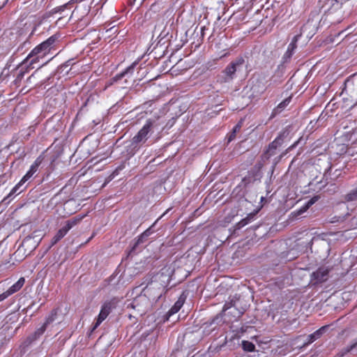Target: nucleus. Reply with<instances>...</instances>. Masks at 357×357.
Instances as JSON below:
<instances>
[{
	"label": "nucleus",
	"mask_w": 357,
	"mask_h": 357,
	"mask_svg": "<svg viewBox=\"0 0 357 357\" xmlns=\"http://www.w3.org/2000/svg\"><path fill=\"white\" fill-rule=\"evenodd\" d=\"M56 40L57 36L56 35H53L37 45L24 59L25 61H29L30 65H33L38 62L40 59L44 58L50 52Z\"/></svg>",
	"instance_id": "1"
},
{
	"label": "nucleus",
	"mask_w": 357,
	"mask_h": 357,
	"mask_svg": "<svg viewBox=\"0 0 357 357\" xmlns=\"http://www.w3.org/2000/svg\"><path fill=\"white\" fill-rule=\"evenodd\" d=\"M157 126L156 121L149 119L146 120L143 127L132 137V145L136 147L139 144L146 143L150 135L153 132L154 128Z\"/></svg>",
	"instance_id": "2"
},
{
	"label": "nucleus",
	"mask_w": 357,
	"mask_h": 357,
	"mask_svg": "<svg viewBox=\"0 0 357 357\" xmlns=\"http://www.w3.org/2000/svg\"><path fill=\"white\" fill-rule=\"evenodd\" d=\"M130 305L132 308L135 310L137 314L142 316L151 309L153 304L148 298L143 296L141 293L134 298Z\"/></svg>",
	"instance_id": "3"
},
{
	"label": "nucleus",
	"mask_w": 357,
	"mask_h": 357,
	"mask_svg": "<svg viewBox=\"0 0 357 357\" xmlns=\"http://www.w3.org/2000/svg\"><path fill=\"white\" fill-rule=\"evenodd\" d=\"M270 81L271 78L267 72L262 71L255 73L252 78V89L257 92H263L267 88Z\"/></svg>",
	"instance_id": "4"
},
{
	"label": "nucleus",
	"mask_w": 357,
	"mask_h": 357,
	"mask_svg": "<svg viewBox=\"0 0 357 357\" xmlns=\"http://www.w3.org/2000/svg\"><path fill=\"white\" fill-rule=\"evenodd\" d=\"M163 289L158 284H150L146 286L141 292L143 296H145L153 305L162 296Z\"/></svg>",
	"instance_id": "5"
},
{
	"label": "nucleus",
	"mask_w": 357,
	"mask_h": 357,
	"mask_svg": "<svg viewBox=\"0 0 357 357\" xmlns=\"http://www.w3.org/2000/svg\"><path fill=\"white\" fill-rule=\"evenodd\" d=\"M287 136V133L286 132H280L278 136L271 144H269L267 149L264 151L261 156L262 160H267L271 156L275 155L277 149L282 146Z\"/></svg>",
	"instance_id": "6"
},
{
	"label": "nucleus",
	"mask_w": 357,
	"mask_h": 357,
	"mask_svg": "<svg viewBox=\"0 0 357 357\" xmlns=\"http://www.w3.org/2000/svg\"><path fill=\"white\" fill-rule=\"evenodd\" d=\"M113 308L112 302H105L101 307L100 312L98 316L96 321L93 326V330L98 328L100 324L107 317Z\"/></svg>",
	"instance_id": "7"
},
{
	"label": "nucleus",
	"mask_w": 357,
	"mask_h": 357,
	"mask_svg": "<svg viewBox=\"0 0 357 357\" xmlns=\"http://www.w3.org/2000/svg\"><path fill=\"white\" fill-rule=\"evenodd\" d=\"M244 61L242 57L236 59L225 68L224 73L229 79H233L235 73L238 70L239 67L244 63Z\"/></svg>",
	"instance_id": "8"
},
{
	"label": "nucleus",
	"mask_w": 357,
	"mask_h": 357,
	"mask_svg": "<svg viewBox=\"0 0 357 357\" xmlns=\"http://www.w3.org/2000/svg\"><path fill=\"white\" fill-rule=\"evenodd\" d=\"M33 68V65H30V63H28V61H25V59H24L17 67V70H18V73L15 79L14 80L15 84L17 85L20 84L24 78V75Z\"/></svg>",
	"instance_id": "9"
},
{
	"label": "nucleus",
	"mask_w": 357,
	"mask_h": 357,
	"mask_svg": "<svg viewBox=\"0 0 357 357\" xmlns=\"http://www.w3.org/2000/svg\"><path fill=\"white\" fill-rule=\"evenodd\" d=\"M25 280L20 278L15 284H13L7 291L0 294V302L5 300L9 296L18 291L24 284Z\"/></svg>",
	"instance_id": "10"
},
{
	"label": "nucleus",
	"mask_w": 357,
	"mask_h": 357,
	"mask_svg": "<svg viewBox=\"0 0 357 357\" xmlns=\"http://www.w3.org/2000/svg\"><path fill=\"white\" fill-rule=\"evenodd\" d=\"M238 301H234V299H231L229 302H227L224 305V306L222 307V311L225 312L227 310L234 307L235 308V310H236V312H233L234 316L237 317H241L243 314V313L245 312V308L241 307V309H238Z\"/></svg>",
	"instance_id": "11"
},
{
	"label": "nucleus",
	"mask_w": 357,
	"mask_h": 357,
	"mask_svg": "<svg viewBox=\"0 0 357 357\" xmlns=\"http://www.w3.org/2000/svg\"><path fill=\"white\" fill-rule=\"evenodd\" d=\"M43 158L41 156H39L36 158L34 162L30 167L29 170L26 172V174L22 177V181L26 182L38 170L39 165L42 163Z\"/></svg>",
	"instance_id": "12"
},
{
	"label": "nucleus",
	"mask_w": 357,
	"mask_h": 357,
	"mask_svg": "<svg viewBox=\"0 0 357 357\" xmlns=\"http://www.w3.org/2000/svg\"><path fill=\"white\" fill-rule=\"evenodd\" d=\"M137 63H138L137 61L133 62L130 66L126 68L123 72L116 75L112 78V82H116L121 80V79H123L126 76L132 75L133 74L135 68L137 65Z\"/></svg>",
	"instance_id": "13"
},
{
	"label": "nucleus",
	"mask_w": 357,
	"mask_h": 357,
	"mask_svg": "<svg viewBox=\"0 0 357 357\" xmlns=\"http://www.w3.org/2000/svg\"><path fill=\"white\" fill-rule=\"evenodd\" d=\"M328 272L329 271L327 268L321 267L313 273L314 278L318 282H323L327 280Z\"/></svg>",
	"instance_id": "14"
},
{
	"label": "nucleus",
	"mask_w": 357,
	"mask_h": 357,
	"mask_svg": "<svg viewBox=\"0 0 357 357\" xmlns=\"http://www.w3.org/2000/svg\"><path fill=\"white\" fill-rule=\"evenodd\" d=\"M186 296H185L184 293H183L177 301L174 303V305L170 308V310L168 312V314L169 316L176 313L178 312V310L181 308V307L185 303Z\"/></svg>",
	"instance_id": "15"
},
{
	"label": "nucleus",
	"mask_w": 357,
	"mask_h": 357,
	"mask_svg": "<svg viewBox=\"0 0 357 357\" xmlns=\"http://www.w3.org/2000/svg\"><path fill=\"white\" fill-rule=\"evenodd\" d=\"M47 326L48 325H46V324L44 323L40 328L37 329L33 334L29 336L26 339V342H28V344H31L32 342H33L34 340L38 339L40 335H42L45 331Z\"/></svg>",
	"instance_id": "16"
},
{
	"label": "nucleus",
	"mask_w": 357,
	"mask_h": 357,
	"mask_svg": "<svg viewBox=\"0 0 357 357\" xmlns=\"http://www.w3.org/2000/svg\"><path fill=\"white\" fill-rule=\"evenodd\" d=\"M68 232V230L65 227V226H63L62 228H61L52 238L50 246H53L56 243H57L61 239H62L67 234Z\"/></svg>",
	"instance_id": "17"
},
{
	"label": "nucleus",
	"mask_w": 357,
	"mask_h": 357,
	"mask_svg": "<svg viewBox=\"0 0 357 357\" xmlns=\"http://www.w3.org/2000/svg\"><path fill=\"white\" fill-rule=\"evenodd\" d=\"M328 326H324L321 327L319 329L314 332L313 333L308 335L307 344L312 343L316 340L319 339L326 331Z\"/></svg>",
	"instance_id": "18"
},
{
	"label": "nucleus",
	"mask_w": 357,
	"mask_h": 357,
	"mask_svg": "<svg viewBox=\"0 0 357 357\" xmlns=\"http://www.w3.org/2000/svg\"><path fill=\"white\" fill-rule=\"evenodd\" d=\"M255 217V213H251L248 214L245 218L242 219L240 222L236 224L235 229H240L244 226L247 225L248 223L252 222Z\"/></svg>",
	"instance_id": "19"
},
{
	"label": "nucleus",
	"mask_w": 357,
	"mask_h": 357,
	"mask_svg": "<svg viewBox=\"0 0 357 357\" xmlns=\"http://www.w3.org/2000/svg\"><path fill=\"white\" fill-rule=\"evenodd\" d=\"M84 216L77 215L68 220L65 223V227L69 231L70 229L78 225L83 219Z\"/></svg>",
	"instance_id": "20"
},
{
	"label": "nucleus",
	"mask_w": 357,
	"mask_h": 357,
	"mask_svg": "<svg viewBox=\"0 0 357 357\" xmlns=\"http://www.w3.org/2000/svg\"><path fill=\"white\" fill-rule=\"evenodd\" d=\"M152 234L151 228L147 229L144 231L137 238L136 243L134 245L133 249H135L138 245L143 243L146 241L147 238Z\"/></svg>",
	"instance_id": "21"
},
{
	"label": "nucleus",
	"mask_w": 357,
	"mask_h": 357,
	"mask_svg": "<svg viewBox=\"0 0 357 357\" xmlns=\"http://www.w3.org/2000/svg\"><path fill=\"white\" fill-rule=\"evenodd\" d=\"M357 200V187L350 190L347 194L344 196L343 202H351Z\"/></svg>",
	"instance_id": "22"
},
{
	"label": "nucleus",
	"mask_w": 357,
	"mask_h": 357,
	"mask_svg": "<svg viewBox=\"0 0 357 357\" xmlns=\"http://www.w3.org/2000/svg\"><path fill=\"white\" fill-rule=\"evenodd\" d=\"M75 63L74 62V59H69L67 61H66L64 63H63L62 65H61L58 70L59 71L62 73H66V74L68 73L69 70H71V68H70L68 69V68L70 66H73V65H75Z\"/></svg>",
	"instance_id": "23"
},
{
	"label": "nucleus",
	"mask_w": 357,
	"mask_h": 357,
	"mask_svg": "<svg viewBox=\"0 0 357 357\" xmlns=\"http://www.w3.org/2000/svg\"><path fill=\"white\" fill-rule=\"evenodd\" d=\"M243 125V120L241 119L233 128L232 131L229 133L228 136V143L233 141L235 137L237 132H238L242 127Z\"/></svg>",
	"instance_id": "24"
},
{
	"label": "nucleus",
	"mask_w": 357,
	"mask_h": 357,
	"mask_svg": "<svg viewBox=\"0 0 357 357\" xmlns=\"http://www.w3.org/2000/svg\"><path fill=\"white\" fill-rule=\"evenodd\" d=\"M291 101V98H288L284 99L282 102H281L276 108L274 109L273 113V114H278L281 112L285 107H287Z\"/></svg>",
	"instance_id": "25"
},
{
	"label": "nucleus",
	"mask_w": 357,
	"mask_h": 357,
	"mask_svg": "<svg viewBox=\"0 0 357 357\" xmlns=\"http://www.w3.org/2000/svg\"><path fill=\"white\" fill-rule=\"evenodd\" d=\"M58 311H59V308L53 309L51 311L50 315L47 317L46 321L45 322L46 324V325H49L56 320V316L58 314Z\"/></svg>",
	"instance_id": "26"
},
{
	"label": "nucleus",
	"mask_w": 357,
	"mask_h": 357,
	"mask_svg": "<svg viewBox=\"0 0 357 357\" xmlns=\"http://www.w3.org/2000/svg\"><path fill=\"white\" fill-rule=\"evenodd\" d=\"M301 37V34H298V35H296L291 42L288 45V47H287V50H291L293 52H294L295 50L296 49L297 47V42L298 40L300 39V38Z\"/></svg>",
	"instance_id": "27"
},
{
	"label": "nucleus",
	"mask_w": 357,
	"mask_h": 357,
	"mask_svg": "<svg viewBox=\"0 0 357 357\" xmlns=\"http://www.w3.org/2000/svg\"><path fill=\"white\" fill-rule=\"evenodd\" d=\"M242 347L244 351L251 352L255 350V345L251 342L243 340L242 342Z\"/></svg>",
	"instance_id": "28"
},
{
	"label": "nucleus",
	"mask_w": 357,
	"mask_h": 357,
	"mask_svg": "<svg viewBox=\"0 0 357 357\" xmlns=\"http://www.w3.org/2000/svg\"><path fill=\"white\" fill-rule=\"evenodd\" d=\"M25 182H22V180L15 185L13 189L10 190V193L8 195L7 198L11 197L13 195H14L16 193H20L23 191V190H20V192L18 190L20 189L21 186Z\"/></svg>",
	"instance_id": "29"
},
{
	"label": "nucleus",
	"mask_w": 357,
	"mask_h": 357,
	"mask_svg": "<svg viewBox=\"0 0 357 357\" xmlns=\"http://www.w3.org/2000/svg\"><path fill=\"white\" fill-rule=\"evenodd\" d=\"M70 5H71V1H69L68 3L63 5V6H58V7H56L54 8L52 10V13H61L63 12L66 8H67Z\"/></svg>",
	"instance_id": "30"
},
{
	"label": "nucleus",
	"mask_w": 357,
	"mask_h": 357,
	"mask_svg": "<svg viewBox=\"0 0 357 357\" xmlns=\"http://www.w3.org/2000/svg\"><path fill=\"white\" fill-rule=\"evenodd\" d=\"M294 53V52H293L292 51L287 50L286 52L284 54V55L282 56V62L283 63L288 62L290 60V59L291 58Z\"/></svg>",
	"instance_id": "31"
},
{
	"label": "nucleus",
	"mask_w": 357,
	"mask_h": 357,
	"mask_svg": "<svg viewBox=\"0 0 357 357\" xmlns=\"http://www.w3.org/2000/svg\"><path fill=\"white\" fill-rule=\"evenodd\" d=\"M356 347H357V341H356L355 343H354V344H351L350 346H348V347H347L344 348V349H342V356H343V355H344V354H347V353L350 352V351H352L354 348H356Z\"/></svg>",
	"instance_id": "32"
},
{
	"label": "nucleus",
	"mask_w": 357,
	"mask_h": 357,
	"mask_svg": "<svg viewBox=\"0 0 357 357\" xmlns=\"http://www.w3.org/2000/svg\"><path fill=\"white\" fill-rule=\"evenodd\" d=\"M319 199L318 196H314L312 197L305 204L307 208H310L312 205H313L317 200Z\"/></svg>",
	"instance_id": "33"
},
{
	"label": "nucleus",
	"mask_w": 357,
	"mask_h": 357,
	"mask_svg": "<svg viewBox=\"0 0 357 357\" xmlns=\"http://www.w3.org/2000/svg\"><path fill=\"white\" fill-rule=\"evenodd\" d=\"M309 208H307L306 207V204L303 206H302L300 209H298V211L294 212V215L296 216H298V215H301V214H303L304 212H305Z\"/></svg>",
	"instance_id": "34"
},
{
	"label": "nucleus",
	"mask_w": 357,
	"mask_h": 357,
	"mask_svg": "<svg viewBox=\"0 0 357 357\" xmlns=\"http://www.w3.org/2000/svg\"><path fill=\"white\" fill-rule=\"evenodd\" d=\"M29 45L30 42L28 40H26L18 47L17 50L20 51V50H22L24 47H28Z\"/></svg>",
	"instance_id": "35"
},
{
	"label": "nucleus",
	"mask_w": 357,
	"mask_h": 357,
	"mask_svg": "<svg viewBox=\"0 0 357 357\" xmlns=\"http://www.w3.org/2000/svg\"><path fill=\"white\" fill-rule=\"evenodd\" d=\"M297 143H298V142H296V143H294L293 145H291V146H289V147L287 149V150L286 151V152H285L284 153L282 154V155L280 156V158H282L284 154H286V153H287L288 151H289V150L292 149L293 148H294V147L296 146Z\"/></svg>",
	"instance_id": "36"
},
{
	"label": "nucleus",
	"mask_w": 357,
	"mask_h": 357,
	"mask_svg": "<svg viewBox=\"0 0 357 357\" xmlns=\"http://www.w3.org/2000/svg\"><path fill=\"white\" fill-rule=\"evenodd\" d=\"M33 77V74H32L30 77H28L27 82H30Z\"/></svg>",
	"instance_id": "37"
},
{
	"label": "nucleus",
	"mask_w": 357,
	"mask_h": 357,
	"mask_svg": "<svg viewBox=\"0 0 357 357\" xmlns=\"http://www.w3.org/2000/svg\"><path fill=\"white\" fill-rule=\"evenodd\" d=\"M331 167L327 169L326 170V172H324V176H326V174H327V172L331 169Z\"/></svg>",
	"instance_id": "38"
},
{
	"label": "nucleus",
	"mask_w": 357,
	"mask_h": 357,
	"mask_svg": "<svg viewBox=\"0 0 357 357\" xmlns=\"http://www.w3.org/2000/svg\"><path fill=\"white\" fill-rule=\"evenodd\" d=\"M204 29H205V27H204V26L202 28V36L204 35V33H203V32H204Z\"/></svg>",
	"instance_id": "39"
}]
</instances>
